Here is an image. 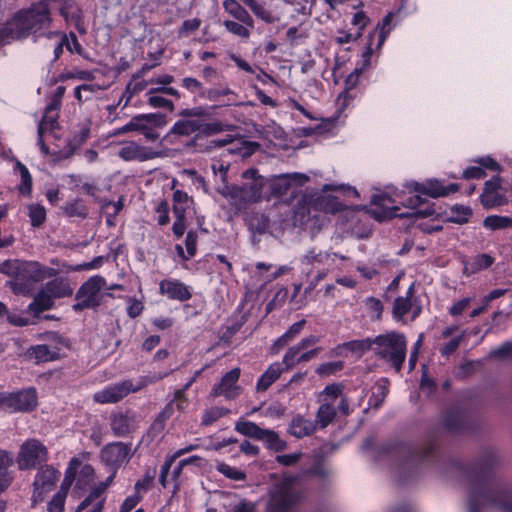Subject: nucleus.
I'll return each mask as SVG.
<instances>
[{
	"mask_svg": "<svg viewBox=\"0 0 512 512\" xmlns=\"http://www.w3.org/2000/svg\"><path fill=\"white\" fill-rule=\"evenodd\" d=\"M501 464L500 455L489 448L483 450L472 463L448 459L443 463L441 473L460 478L468 484V512H482L486 506H493L501 512H512V482L492 484L494 473Z\"/></svg>",
	"mask_w": 512,
	"mask_h": 512,
	"instance_id": "obj_1",
	"label": "nucleus"
},
{
	"mask_svg": "<svg viewBox=\"0 0 512 512\" xmlns=\"http://www.w3.org/2000/svg\"><path fill=\"white\" fill-rule=\"evenodd\" d=\"M437 447L436 440H430L422 448H414L406 443L393 442L381 446L379 455L393 453L397 456H402L400 481L406 482L409 477L416 473L420 465L437 458Z\"/></svg>",
	"mask_w": 512,
	"mask_h": 512,
	"instance_id": "obj_2",
	"label": "nucleus"
},
{
	"mask_svg": "<svg viewBox=\"0 0 512 512\" xmlns=\"http://www.w3.org/2000/svg\"><path fill=\"white\" fill-rule=\"evenodd\" d=\"M374 353L390 363L396 372H400L406 359L407 340L403 333L391 331L373 338Z\"/></svg>",
	"mask_w": 512,
	"mask_h": 512,
	"instance_id": "obj_3",
	"label": "nucleus"
},
{
	"mask_svg": "<svg viewBox=\"0 0 512 512\" xmlns=\"http://www.w3.org/2000/svg\"><path fill=\"white\" fill-rule=\"evenodd\" d=\"M106 286V280L100 275L91 276L77 290L76 303L72 305L75 312H81L85 309H96L102 303L103 295L101 289Z\"/></svg>",
	"mask_w": 512,
	"mask_h": 512,
	"instance_id": "obj_4",
	"label": "nucleus"
},
{
	"mask_svg": "<svg viewBox=\"0 0 512 512\" xmlns=\"http://www.w3.org/2000/svg\"><path fill=\"white\" fill-rule=\"evenodd\" d=\"M300 499L301 493L290 482H281L270 492L265 512H292Z\"/></svg>",
	"mask_w": 512,
	"mask_h": 512,
	"instance_id": "obj_5",
	"label": "nucleus"
},
{
	"mask_svg": "<svg viewBox=\"0 0 512 512\" xmlns=\"http://www.w3.org/2000/svg\"><path fill=\"white\" fill-rule=\"evenodd\" d=\"M48 459V450L39 440L29 439L25 441L18 453L17 464L20 470H29L36 465L46 462Z\"/></svg>",
	"mask_w": 512,
	"mask_h": 512,
	"instance_id": "obj_6",
	"label": "nucleus"
},
{
	"mask_svg": "<svg viewBox=\"0 0 512 512\" xmlns=\"http://www.w3.org/2000/svg\"><path fill=\"white\" fill-rule=\"evenodd\" d=\"M38 404L36 389L33 387L16 392H5V407L12 412H31Z\"/></svg>",
	"mask_w": 512,
	"mask_h": 512,
	"instance_id": "obj_7",
	"label": "nucleus"
},
{
	"mask_svg": "<svg viewBox=\"0 0 512 512\" xmlns=\"http://www.w3.org/2000/svg\"><path fill=\"white\" fill-rule=\"evenodd\" d=\"M60 472L50 465L41 466L35 476L33 483V502H41L44 500L45 495L54 489L58 481Z\"/></svg>",
	"mask_w": 512,
	"mask_h": 512,
	"instance_id": "obj_8",
	"label": "nucleus"
},
{
	"mask_svg": "<svg viewBox=\"0 0 512 512\" xmlns=\"http://www.w3.org/2000/svg\"><path fill=\"white\" fill-rule=\"evenodd\" d=\"M132 455L131 443L123 442L109 443L100 452L102 462L114 470H117L124 462L129 461Z\"/></svg>",
	"mask_w": 512,
	"mask_h": 512,
	"instance_id": "obj_9",
	"label": "nucleus"
},
{
	"mask_svg": "<svg viewBox=\"0 0 512 512\" xmlns=\"http://www.w3.org/2000/svg\"><path fill=\"white\" fill-rule=\"evenodd\" d=\"M240 374L241 370L238 367L225 373L221 381L213 386L210 396L216 398L220 395H224L228 400L235 399L241 393V387L237 385Z\"/></svg>",
	"mask_w": 512,
	"mask_h": 512,
	"instance_id": "obj_10",
	"label": "nucleus"
},
{
	"mask_svg": "<svg viewBox=\"0 0 512 512\" xmlns=\"http://www.w3.org/2000/svg\"><path fill=\"white\" fill-rule=\"evenodd\" d=\"M501 185L502 178L499 175L493 176L484 183L483 192L480 195V202L485 209L503 206L508 203L507 197L498 193Z\"/></svg>",
	"mask_w": 512,
	"mask_h": 512,
	"instance_id": "obj_11",
	"label": "nucleus"
},
{
	"mask_svg": "<svg viewBox=\"0 0 512 512\" xmlns=\"http://www.w3.org/2000/svg\"><path fill=\"white\" fill-rule=\"evenodd\" d=\"M443 427L450 433H463L470 429V417L459 407L448 409L443 417Z\"/></svg>",
	"mask_w": 512,
	"mask_h": 512,
	"instance_id": "obj_12",
	"label": "nucleus"
},
{
	"mask_svg": "<svg viewBox=\"0 0 512 512\" xmlns=\"http://www.w3.org/2000/svg\"><path fill=\"white\" fill-rule=\"evenodd\" d=\"M118 155L124 161L144 162L162 157L163 153L160 151H154L149 147L141 146L136 142L131 141L119 150Z\"/></svg>",
	"mask_w": 512,
	"mask_h": 512,
	"instance_id": "obj_13",
	"label": "nucleus"
},
{
	"mask_svg": "<svg viewBox=\"0 0 512 512\" xmlns=\"http://www.w3.org/2000/svg\"><path fill=\"white\" fill-rule=\"evenodd\" d=\"M308 181L309 177L303 173H287L279 175L271 184L272 194L274 196L281 197L287 194L292 183H295L298 186H303Z\"/></svg>",
	"mask_w": 512,
	"mask_h": 512,
	"instance_id": "obj_14",
	"label": "nucleus"
},
{
	"mask_svg": "<svg viewBox=\"0 0 512 512\" xmlns=\"http://www.w3.org/2000/svg\"><path fill=\"white\" fill-rule=\"evenodd\" d=\"M130 393L127 381L115 383L94 394L97 403H117Z\"/></svg>",
	"mask_w": 512,
	"mask_h": 512,
	"instance_id": "obj_15",
	"label": "nucleus"
},
{
	"mask_svg": "<svg viewBox=\"0 0 512 512\" xmlns=\"http://www.w3.org/2000/svg\"><path fill=\"white\" fill-rule=\"evenodd\" d=\"M160 293L167 295L169 299L181 302L191 299L192 293L189 288L179 280L164 279L159 284Z\"/></svg>",
	"mask_w": 512,
	"mask_h": 512,
	"instance_id": "obj_16",
	"label": "nucleus"
},
{
	"mask_svg": "<svg viewBox=\"0 0 512 512\" xmlns=\"http://www.w3.org/2000/svg\"><path fill=\"white\" fill-rule=\"evenodd\" d=\"M192 134L200 137V119L180 117L164 136V139H169L171 136L188 137Z\"/></svg>",
	"mask_w": 512,
	"mask_h": 512,
	"instance_id": "obj_17",
	"label": "nucleus"
},
{
	"mask_svg": "<svg viewBox=\"0 0 512 512\" xmlns=\"http://www.w3.org/2000/svg\"><path fill=\"white\" fill-rule=\"evenodd\" d=\"M6 287L10 288L15 295H22L25 297L32 296L34 292V283L24 277L23 273L19 270L12 279L6 282Z\"/></svg>",
	"mask_w": 512,
	"mask_h": 512,
	"instance_id": "obj_18",
	"label": "nucleus"
},
{
	"mask_svg": "<svg viewBox=\"0 0 512 512\" xmlns=\"http://www.w3.org/2000/svg\"><path fill=\"white\" fill-rule=\"evenodd\" d=\"M306 324V320L302 319L298 322L292 324L289 329L280 337H278L274 343L270 347V351L272 354H277L279 351L284 348L288 343L293 341L301 332L303 327Z\"/></svg>",
	"mask_w": 512,
	"mask_h": 512,
	"instance_id": "obj_19",
	"label": "nucleus"
},
{
	"mask_svg": "<svg viewBox=\"0 0 512 512\" xmlns=\"http://www.w3.org/2000/svg\"><path fill=\"white\" fill-rule=\"evenodd\" d=\"M318 341L319 338L317 336L310 335L309 337L303 338L296 345L288 348L283 357V364L286 366V369H291L295 366V357L298 356L303 349L315 345Z\"/></svg>",
	"mask_w": 512,
	"mask_h": 512,
	"instance_id": "obj_20",
	"label": "nucleus"
},
{
	"mask_svg": "<svg viewBox=\"0 0 512 512\" xmlns=\"http://www.w3.org/2000/svg\"><path fill=\"white\" fill-rule=\"evenodd\" d=\"M316 430V424L301 415L294 417L289 425L288 432L296 438L311 435Z\"/></svg>",
	"mask_w": 512,
	"mask_h": 512,
	"instance_id": "obj_21",
	"label": "nucleus"
},
{
	"mask_svg": "<svg viewBox=\"0 0 512 512\" xmlns=\"http://www.w3.org/2000/svg\"><path fill=\"white\" fill-rule=\"evenodd\" d=\"M54 300L44 289L39 290L33 297V301L28 305L27 311L38 317L42 312L54 307Z\"/></svg>",
	"mask_w": 512,
	"mask_h": 512,
	"instance_id": "obj_22",
	"label": "nucleus"
},
{
	"mask_svg": "<svg viewBox=\"0 0 512 512\" xmlns=\"http://www.w3.org/2000/svg\"><path fill=\"white\" fill-rule=\"evenodd\" d=\"M43 289L51 295L53 300L56 298L69 297L73 294V289L67 279L62 277L48 281Z\"/></svg>",
	"mask_w": 512,
	"mask_h": 512,
	"instance_id": "obj_23",
	"label": "nucleus"
},
{
	"mask_svg": "<svg viewBox=\"0 0 512 512\" xmlns=\"http://www.w3.org/2000/svg\"><path fill=\"white\" fill-rule=\"evenodd\" d=\"M284 370H287L286 367L283 368L278 362L271 364L258 379L256 390L258 392H265L268 390V388L278 380Z\"/></svg>",
	"mask_w": 512,
	"mask_h": 512,
	"instance_id": "obj_24",
	"label": "nucleus"
},
{
	"mask_svg": "<svg viewBox=\"0 0 512 512\" xmlns=\"http://www.w3.org/2000/svg\"><path fill=\"white\" fill-rule=\"evenodd\" d=\"M312 206L315 210L330 214H335L344 209V205L338 200V198L331 195L318 196L312 202Z\"/></svg>",
	"mask_w": 512,
	"mask_h": 512,
	"instance_id": "obj_25",
	"label": "nucleus"
},
{
	"mask_svg": "<svg viewBox=\"0 0 512 512\" xmlns=\"http://www.w3.org/2000/svg\"><path fill=\"white\" fill-rule=\"evenodd\" d=\"M13 464L10 453L6 450H0V493L4 492L12 483L13 477L9 472V467Z\"/></svg>",
	"mask_w": 512,
	"mask_h": 512,
	"instance_id": "obj_26",
	"label": "nucleus"
},
{
	"mask_svg": "<svg viewBox=\"0 0 512 512\" xmlns=\"http://www.w3.org/2000/svg\"><path fill=\"white\" fill-rule=\"evenodd\" d=\"M336 414L337 411L333 404L323 403L317 410L314 423L316 426L319 425L320 428L324 429L334 421Z\"/></svg>",
	"mask_w": 512,
	"mask_h": 512,
	"instance_id": "obj_27",
	"label": "nucleus"
},
{
	"mask_svg": "<svg viewBox=\"0 0 512 512\" xmlns=\"http://www.w3.org/2000/svg\"><path fill=\"white\" fill-rule=\"evenodd\" d=\"M261 433L262 437L259 441H263L267 449L281 452L287 448V442L282 440L274 430L264 429Z\"/></svg>",
	"mask_w": 512,
	"mask_h": 512,
	"instance_id": "obj_28",
	"label": "nucleus"
},
{
	"mask_svg": "<svg viewBox=\"0 0 512 512\" xmlns=\"http://www.w3.org/2000/svg\"><path fill=\"white\" fill-rule=\"evenodd\" d=\"M132 419L123 413L114 414L111 417V429L115 436L122 437L130 433Z\"/></svg>",
	"mask_w": 512,
	"mask_h": 512,
	"instance_id": "obj_29",
	"label": "nucleus"
},
{
	"mask_svg": "<svg viewBox=\"0 0 512 512\" xmlns=\"http://www.w3.org/2000/svg\"><path fill=\"white\" fill-rule=\"evenodd\" d=\"M26 355L29 359H35L36 362H48L57 358V353L51 351L45 344L31 346Z\"/></svg>",
	"mask_w": 512,
	"mask_h": 512,
	"instance_id": "obj_30",
	"label": "nucleus"
},
{
	"mask_svg": "<svg viewBox=\"0 0 512 512\" xmlns=\"http://www.w3.org/2000/svg\"><path fill=\"white\" fill-rule=\"evenodd\" d=\"M19 271L23 273L24 277L28 278L33 283L43 281V275L40 270V263L37 261H21Z\"/></svg>",
	"mask_w": 512,
	"mask_h": 512,
	"instance_id": "obj_31",
	"label": "nucleus"
},
{
	"mask_svg": "<svg viewBox=\"0 0 512 512\" xmlns=\"http://www.w3.org/2000/svg\"><path fill=\"white\" fill-rule=\"evenodd\" d=\"M235 430L246 437L259 441L264 429L251 421H238L235 424Z\"/></svg>",
	"mask_w": 512,
	"mask_h": 512,
	"instance_id": "obj_32",
	"label": "nucleus"
},
{
	"mask_svg": "<svg viewBox=\"0 0 512 512\" xmlns=\"http://www.w3.org/2000/svg\"><path fill=\"white\" fill-rule=\"evenodd\" d=\"M483 226L492 231L512 228V217L489 215L484 218Z\"/></svg>",
	"mask_w": 512,
	"mask_h": 512,
	"instance_id": "obj_33",
	"label": "nucleus"
},
{
	"mask_svg": "<svg viewBox=\"0 0 512 512\" xmlns=\"http://www.w3.org/2000/svg\"><path fill=\"white\" fill-rule=\"evenodd\" d=\"M374 345L372 338H365L361 340H351L343 343L339 347L345 348L350 352L356 354L358 357H361L365 352L369 351Z\"/></svg>",
	"mask_w": 512,
	"mask_h": 512,
	"instance_id": "obj_34",
	"label": "nucleus"
},
{
	"mask_svg": "<svg viewBox=\"0 0 512 512\" xmlns=\"http://www.w3.org/2000/svg\"><path fill=\"white\" fill-rule=\"evenodd\" d=\"M15 168L19 171L21 176V184L18 187L20 194L30 196L32 191V177L27 167L20 161H16Z\"/></svg>",
	"mask_w": 512,
	"mask_h": 512,
	"instance_id": "obj_35",
	"label": "nucleus"
},
{
	"mask_svg": "<svg viewBox=\"0 0 512 512\" xmlns=\"http://www.w3.org/2000/svg\"><path fill=\"white\" fill-rule=\"evenodd\" d=\"M62 210L67 217H79L85 219L88 215L87 207L81 199H75L74 201L65 204L62 207Z\"/></svg>",
	"mask_w": 512,
	"mask_h": 512,
	"instance_id": "obj_36",
	"label": "nucleus"
},
{
	"mask_svg": "<svg viewBox=\"0 0 512 512\" xmlns=\"http://www.w3.org/2000/svg\"><path fill=\"white\" fill-rule=\"evenodd\" d=\"M12 40H19L17 30L12 18L0 26V47L9 44Z\"/></svg>",
	"mask_w": 512,
	"mask_h": 512,
	"instance_id": "obj_37",
	"label": "nucleus"
},
{
	"mask_svg": "<svg viewBox=\"0 0 512 512\" xmlns=\"http://www.w3.org/2000/svg\"><path fill=\"white\" fill-rule=\"evenodd\" d=\"M212 115V112L208 107L195 106L192 108H185L178 112V116L182 118L200 119L205 120Z\"/></svg>",
	"mask_w": 512,
	"mask_h": 512,
	"instance_id": "obj_38",
	"label": "nucleus"
},
{
	"mask_svg": "<svg viewBox=\"0 0 512 512\" xmlns=\"http://www.w3.org/2000/svg\"><path fill=\"white\" fill-rule=\"evenodd\" d=\"M28 216L31 226L39 228L46 220V210L40 204H30L28 205Z\"/></svg>",
	"mask_w": 512,
	"mask_h": 512,
	"instance_id": "obj_39",
	"label": "nucleus"
},
{
	"mask_svg": "<svg viewBox=\"0 0 512 512\" xmlns=\"http://www.w3.org/2000/svg\"><path fill=\"white\" fill-rule=\"evenodd\" d=\"M229 413H230V410L227 408H224V407L215 406L210 409H207L203 413L201 425L202 426H210L214 422H216L218 419H220L221 417H223Z\"/></svg>",
	"mask_w": 512,
	"mask_h": 512,
	"instance_id": "obj_40",
	"label": "nucleus"
},
{
	"mask_svg": "<svg viewBox=\"0 0 512 512\" xmlns=\"http://www.w3.org/2000/svg\"><path fill=\"white\" fill-rule=\"evenodd\" d=\"M248 225L253 233L262 235L269 228V219L264 214H255L249 218Z\"/></svg>",
	"mask_w": 512,
	"mask_h": 512,
	"instance_id": "obj_41",
	"label": "nucleus"
},
{
	"mask_svg": "<svg viewBox=\"0 0 512 512\" xmlns=\"http://www.w3.org/2000/svg\"><path fill=\"white\" fill-rule=\"evenodd\" d=\"M412 303L409 297L399 296L394 300L392 314L397 320H402L403 317L411 310Z\"/></svg>",
	"mask_w": 512,
	"mask_h": 512,
	"instance_id": "obj_42",
	"label": "nucleus"
},
{
	"mask_svg": "<svg viewBox=\"0 0 512 512\" xmlns=\"http://www.w3.org/2000/svg\"><path fill=\"white\" fill-rule=\"evenodd\" d=\"M173 213L175 216V221L172 225V231L177 238H180L184 235L186 230L185 209H178L177 207H175L173 209Z\"/></svg>",
	"mask_w": 512,
	"mask_h": 512,
	"instance_id": "obj_43",
	"label": "nucleus"
},
{
	"mask_svg": "<svg viewBox=\"0 0 512 512\" xmlns=\"http://www.w3.org/2000/svg\"><path fill=\"white\" fill-rule=\"evenodd\" d=\"M227 125H224L221 121L216 120L211 123H206L200 120V137H209L220 132L225 131Z\"/></svg>",
	"mask_w": 512,
	"mask_h": 512,
	"instance_id": "obj_44",
	"label": "nucleus"
},
{
	"mask_svg": "<svg viewBox=\"0 0 512 512\" xmlns=\"http://www.w3.org/2000/svg\"><path fill=\"white\" fill-rule=\"evenodd\" d=\"M451 211L455 213V216L450 217L448 220L461 225L467 223L472 215V209L469 206L455 205L451 208Z\"/></svg>",
	"mask_w": 512,
	"mask_h": 512,
	"instance_id": "obj_45",
	"label": "nucleus"
},
{
	"mask_svg": "<svg viewBox=\"0 0 512 512\" xmlns=\"http://www.w3.org/2000/svg\"><path fill=\"white\" fill-rule=\"evenodd\" d=\"M243 188H245L244 194H246V202H257L261 197L263 181L244 183Z\"/></svg>",
	"mask_w": 512,
	"mask_h": 512,
	"instance_id": "obj_46",
	"label": "nucleus"
},
{
	"mask_svg": "<svg viewBox=\"0 0 512 512\" xmlns=\"http://www.w3.org/2000/svg\"><path fill=\"white\" fill-rule=\"evenodd\" d=\"M217 471L222 473L225 477L234 480V481H243L246 479V474L236 469L235 467H231L225 463H219L216 467Z\"/></svg>",
	"mask_w": 512,
	"mask_h": 512,
	"instance_id": "obj_47",
	"label": "nucleus"
},
{
	"mask_svg": "<svg viewBox=\"0 0 512 512\" xmlns=\"http://www.w3.org/2000/svg\"><path fill=\"white\" fill-rule=\"evenodd\" d=\"M69 79H79V80L90 81V80L94 79V75L92 74V72L87 71V70L66 71V72L59 74V76L57 77L55 82H58V81L64 82Z\"/></svg>",
	"mask_w": 512,
	"mask_h": 512,
	"instance_id": "obj_48",
	"label": "nucleus"
},
{
	"mask_svg": "<svg viewBox=\"0 0 512 512\" xmlns=\"http://www.w3.org/2000/svg\"><path fill=\"white\" fill-rule=\"evenodd\" d=\"M433 215H438L436 209L434 208V204H428L424 208H420V207L416 208L415 212H413V213H401V214H392L391 213L390 217L396 216L399 218H407V217L414 216L416 218H426V217H430Z\"/></svg>",
	"mask_w": 512,
	"mask_h": 512,
	"instance_id": "obj_49",
	"label": "nucleus"
},
{
	"mask_svg": "<svg viewBox=\"0 0 512 512\" xmlns=\"http://www.w3.org/2000/svg\"><path fill=\"white\" fill-rule=\"evenodd\" d=\"M145 126H149L151 128H160L164 127L167 124L166 115L163 113H149L142 114Z\"/></svg>",
	"mask_w": 512,
	"mask_h": 512,
	"instance_id": "obj_50",
	"label": "nucleus"
},
{
	"mask_svg": "<svg viewBox=\"0 0 512 512\" xmlns=\"http://www.w3.org/2000/svg\"><path fill=\"white\" fill-rule=\"evenodd\" d=\"M344 368V363L342 361H334L320 364L316 372L320 376H329L338 371H341Z\"/></svg>",
	"mask_w": 512,
	"mask_h": 512,
	"instance_id": "obj_51",
	"label": "nucleus"
},
{
	"mask_svg": "<svg viewBox=\"0 0 512 512\" xmlns=\"http://www.w3.org/2000/svg\"><path fill=\"white\" fill-rule=\"evenodd\" d=\"M96 92V86L92 84H82L75 88L74 96L79 103L89 100L91 95Z\"/></svg>",
	"mask_w": 512,
	"mask_h": 512,
	"instance_id": "obj_52",
	"label": "nucleus"
},
{
	"mask_svg": "<svg viewBox=\"0 0 512 512\" xmlns=\"http://www.w3.org/2000/svg\"><path fill=\"white\" fill-rule=\"evenodd\" d=\"M155 475H156V468H154L153 470H150V469L147 470L143 479H140L135 483L134 488H135L136 493L140 494L141 490H143V491L149 490L153 483Z\"/></svg>",
	"mask_w": 512,
	"mask_h": 512,
	"instance_id": "obj_53",
	"label": "nucleus"
},
{
	"mask_svg": "<svg viewBox=\"0 0 512 512\" xmlns=\"http://www.w3.org/2000/svg\"><path fill=\"white\" fill-rule=\"evenodd\" d=\"M225 28L232 34L242 37V38H249L250 32L249 30L242 24L232 21V20H226L224 21Z\"/></svg>",
	"mask_w": 512,
	"mask_h": 512,
	"instance_id": "obj_54",
	"label": "nucleus"
},
{
	"mask_svg": "<svg viewBox=\"0 0 512 512\" xmlns=\"http://www.w3.org/2000/svg\"><path fill=\"white\" fill-rule=\"evenodd\" d=\"M512 356V341L504 342L489 353L490 358L505 359Z\"/></svg>",
	"mask_w": 512,
	"mask_h": 512,
	"instance_id": "obj_55",
	"label": "nucleus"
},
{
	"mask_svg": "<svg viewBox=\"0 0 512 512\" xmlns=\"http://www.w3.org/2000/svg\"><path fill=\"white\" fill-rule=\"evenodd\" d=\"M223 6L225 10L237 20L247 12V10L244 9L237 0H225L223 2Z\"/></svg>",
	"mask_w": 512,
	"mask_h": 512,
	"instance_id": "obj_56",
	"label": "nucleus"
},
{
	"mask_svg": "<svg viewBox=\"0 0 512 512\" xmlns=\"http://www.w3.org/2000/svg\"><path fill=\"white\" fill-rule=\"evenodd\" d=\"M67 494L58 491L48 502L49 512H63Z\"/></svg>",
	"mask_w": 512,
	"mask_h": 512,
	"instance_id": "obj_57",
	"label": "nucleus"
},
{
	"mask_svg": "<svg viewBox=\"0 0 512 512\" xmlns=\"http://www.w3.org/2000/svg\"><path fill=\"white\" fill-rule=\"evenodd\" d=\"M173 413H174V401H170L165 405V407L157 415L154 425L159 426L160 428H163L164 423L173 415Z\"/></svg>",
	"mask_w": 512,
	"mask_h": 512,
	"instance_id": "obj_58",
	"label": "nucleus"
},
{
	"mask_svg": "<svg viewBox=\"0 0 512 512\" xmlns=\"http://www.w3.org/2000/svg\"><path fill=\"white\" fill-rule=\"evenodd\" d=\"M365 305L369 312L375 314V319L379 320L381 319L382 312H383V304L382 302L375 297H368L365 301Z\"/></svg>",
	"mask_w": 512,
	"mask_h": 512,
	"instance_id": "obj_59",
	"label": "nucleus"
},
{
	"mask_svg": "<svg viewBox=\"0 0 512 512\" xmlns=\"http://www.w3.org/2000/svg\"><path fill=\"white\" fill-rule=\"evenodd\" d=\"M156 212L159 214L157 222L160 226H164L169 223V204L166 200H162L157 205Z\"/></svg>",
	"mask_w": 512,
	"mask_h": 512,
	"instance_id": "obj_60",
	"label": "nucleus"
},
{
	"mask_svg": "<svg viewBox=\"0 0 512 512\" xmlns=\"http://www.w3.org/2000/svg\"><path fill=\"white\" fill-rule=\"evenodd\" d=\"M148 104L154 108H167L171 112L174 110L173 102L162 96H150L148 99Z\"/></svg>",
	"mask_w": 512,
	"mask_h": 512,
	"instance_id": "obj_61",
	"label": "nucleus"
},
{
	"mask_svg": "<svg viewBox=\"0 0 512 512\" xmlns=\"http://www.w3.org/2000/svg\"><path fill=\"white\" fill-rule=\"evenodd\" d=\"M20 262L21 261L19 260H5L0 264V273L9 276L12 279L19 270Z\"/></svg>",
	"mask_w": 512,
	"mask_h": 512,
	"instance_id": "obj_62",
	"label": "nucleus"
},
{
	"mask_svg": "<svg viewBox=\"0 0 512 512\" xmlns=\"http://www.w3.org/2000/svg\"><path fill=\"white\" fill-rule=\"evenodd\" d=\"M197 240H198V235H197L196 231L190 230L187 232L186 239H185V246H186V251L189 254V256L194 257L196 255Z\"/></svg>",
	"mask_w": 512,
	"mask_h": 512,
	"instance_id": "obj_63",
	"label": "nucleus"
},
{
	"mask_svg": "<svg viewBox=\"0 0 512 512\" xmlns=\"http://www.w3.org/2000/svg\"><path fill=\"white\" fill-rule=\"evenodd\" d=\"M426 195L432 198H438L446 196V192H444V186H442L439 181L434 180L427 183Z\"/></svg>",
	"mask_w": 512,
	"mask_h": 512,
	"instance_id": "obj_64",
	"label": "nucleus"
}]
</instances>
